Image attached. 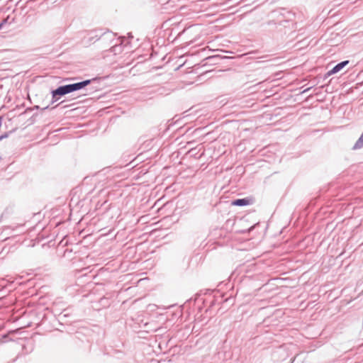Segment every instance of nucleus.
Listing matches in <instances>:
<instances>
[{
    "mask_svg": "<svg viewBox=\"0 0 363 363\" xmlns=\"http://www.w3.org/2000/svg\"><path fill=\"white\" fill-rule=\"evenodd\" d=\"M90 83L91 80L88 79L75 84H67L65 86H59L57 89L52 91V100L53 101H55L58 100L57 96H63L72 91L79 90L84 88V86H87Z\"/></svg>",
    "mask_w": 363,
    "mask_h": 363,
    "instance_id": "obj_1",
    "label": "nucleus"
},
{
    "mask_svg": "<svg viewBox=\"0 0 363 363\" xmlns=\"http://www.w3.org/2000/svg\"><path fill=\"white\" fill-rule=\"evenodd\" d=\"M349 61H343L335 65L330 71L328 72V75H331L340 72L345 65L348 64Z\"/></svg>",
    "mask_w": 363,
    "mask_h": 363,
    "instance_id": "obj_3",
    "label": "nucleus"
},
{
    "mask_svg": "<svg viewBox=\"0 0 363 363\" xmlns=\"http://www.w3.org/2000/svg\"><path fill=\"white\" fill-rule=\"evenodd\" d=\"M6 135H2L0 137V140L3 139L4 138H6Z\"/></svg>",
    "mask_w": 363,
    "mask_h": 363,
    "instance_id": "obj_5",
    "label": "nucleus"
},
{
    "mask_svg": "<svg viewBox=\"0 0 363 363\" xmlns=\"http://www.w3.org/2000/svg\"><path fill=\"white\" fill-rule=\"evenodd\" d=\"M84 40H86V39H84ZM89 41H90L89 40L87 42L84 41V44H88L89 43Z\"/></svg>",
    "mask_w": 363,
    "mask_h": 363,
    "instance_id": "obj_6",
    "label": "nucleus"
},
{
    "mask_svg": "<svg viewBox=\"0 0 363 363\" xmlns=\"http://www.w3.org/2000/svg\"><path fill=\"white\" fill-rule=\"evenodd\" d=\"M255 202L254 197H247L241 199H235L230 201L231 205H247Z\"/></svg>",
    "mask_w": 363,
    "mask_h": 363,
    "instance_id": "obj_2",
    "label": "nucleus"
},
{
    "mask_svg": "<svg viewBox=\"0 0 363 363\" xmlns=\"http://www.w3.org/2000/svg\"><path fill=\"white\" fill-rule=\"evenodd\" d=\"M363 147V133L360 135L359 138L357 140L356 143L354 144L353 149H359Z\"/></svg>",
    "mask_w": 363,
    "mask_h": 363,
    "instance_id": "obj_4",
    "label": "nucleus"
},
{
    "mask_svg": "<svg viewBox=\"0 0 363 363\" xmlns=\"http://www.w3.org/2000/svg\"><path fill=\"white\" fill-rule=\"evenodd\" d=\"M160 200H157L154 204L155 205H157V203Z\"/></svg>",
    "mask_w": 363,
    "mask_h": 363,
    "instance_id": "obj_7",
    "label": "nucleus"
}]
</instances>
